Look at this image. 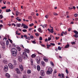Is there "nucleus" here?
Masks as SVG:
<instances>
[{
	"instance_id": "47",
	"label": "nucleus",
	"mask_w": 78,
	"mask_h": 78,
	"mask_svg": "<svg viewBox=\"0 0 78 78\" xmlns=\"http://www.w3.org/2000/svg\"><path fill=\"white\" fill-rule=\"evenodd\" d=\"M31 63L32 66H33V60L31 61Z\"/></svg>"
},
{
	"instance_id": "52",
	"label": "nucleus",
	"mask_w": 78,
	"mask_h": 78,
	"mask_svg": "<svg viewBox=\"0 0 78 78\" xmlns=\"http://www.w3.org/2000/svg\"><path fill=\"white\" fill-rule=\"evenodd\" d=\"M23 37H25L26 38H26H27V35H23Z\"/></svg>"
},
{
	"instance_id": "12",
	"label": "nucleus",
	"mask_w": 78,
	"mask_h": 78,
	"mask_svg": "<svg viewBox=\"0 0 78 78\" xmlns=\"http://www.w3.org/2000/svg\"><path fill=\"white\" fill-rule=\"evenodd\" d=\"M37 70L38 71H40L41 68H40V66L39 65H37Z\"/></svg>"
},
{
	"instance_id": "27",
	"label": "nucleus",
	"mask_w": 78,
	"mask_h": 78,
	"mask_svg": "<svg viewBox=\"0 0 78 78\" xmlns=\"http://www.w3.org/2000/svg\"><path fill=\"white\" fill-rule=\"evenodd\" d=\"M38 31L39 32H40V33H42V30H41V28L38 29Z\"/></svg>"
},
{
	"instance_id": "20",
	"label": "nucleus",
	"mask_w": 78,
	"mask_h": 78,
	"mask_svg": "<svg viewBox=\"0 0 78 78\" xmlns=\"http://www.w3.org/2000/svg\"><path fill=\"white\" fill-rule=\"evenodd\" d=\"M50 30V32H51V33H53L54 32L53 28H52V29H51Z\"/></svg>"
},
{
	"instance_id": "7",
	"label": "nucleus",
	"mask_w": 78,
	"mask_h": 78,
	"mask_svg": "<svg viewBox=\"0 0 78 78\" xmlns=\"http://www.w3.org/2000/svg\"><path fill=\"white\" fill-rule=\"evenodd\" d=\"M5 76L6 78H9L11 77V76H10V75L9 73H6L5 74Z\"/></svg>"
},
{
	"instance_id": "37",
	"label": "nucleus",
	"mask_w": 78,
	"mask_h": 78,
	"mask_svg": "<svg viewBox=\"0 0 78 78\" xmlns=\"http://www.w3.org/2000/svg\"><path fill=\"white\" fill-rule=\"evenodd\" d=\"M26 39H28V40H30V37H27V38H26Z\"/></svg>"
},
{
	"instance_id": "1",
	"label": "nucleus",
	"mask_w": 78,
	"mask_h": 78,
	"mask_svg": "<svg viewBox=\"0 0 78 78\" xmlns=\"http://www.w3.org/2000/svg\"><path fill=\"white\" fill-rule=\"evenodd\" d=\"M12 54L13 56H16L17 54V50L15 48H12L11 50Z\"/></svg>"
},
{
	"instance_id": "17",
	"label": "nucleus",
	"mask_w": 78,
	"mask_h": 78,
	"mask_svg": "<svg viewBox=\"0 0 78 78\" xmlns=\"http://www.w3.org/2000/svg\"><path fill=\"white\" fill-rule=\"evenodd\" d=\"M36 54H32L31 55V56L32 58H35V57H36Z\"/></svg>"
},
{
	"instance_id": "35",
	"label": "nucleus",
	"mask_w": 78,
	"mask_h": 78,
	"mask_svg": "<svg viewBox=\"0 0 78 78\" xmlns=\"http://www.w3.org/2000/svg\"><path fill=\"white\" fill-rule=\"evenodd\" d=\"M23 32H27V30L26 29H23L22 30Z\"/></svg>"
},
{
	"instance_id": "10",
	"label": "nucleus",
	"mask_w": 78,
	"mask_h": 78,
	"mask_svg": "<svg viewBox=\"0 0 78 78\" xmlns=\"http://www.w3.org/2000/svg\"><path fill=\"white\" fill-rule=\"evenodd\" d=\"M0 43L1 45L2 46L4 47L5 45V43L3 41H0Z\"/></svg>"
},
{
	"instance_id": "33",
	"label": "nucleus",
	"mask_w": 78,
	"mask_h": 78,
	"mask_svg": "<svg viewBox=\"0 0 78 78\" xmlns=\"http://www.w3.org/2000/svg\"><path fill=\"white\" fill-rule=\"evenodd\" d=\"M50 64L52 66H54V64H53V63L52 62H50Z\"/></svg>"
},
{
	"instance_id": "21",
	"label": "nucleus",
	"mask_w": 78,
	"mask_h": 78,
	"mask_svg": "<svg viewBox=\"0 0 78 78\" xmlns=\"http://www.w3.org/2000/svg\"><path fill=\"white\" fill-rule=\"evenodd\" d=\"M20 25H21V24H20H20H17L16 26L17 27H20Z\"/></svg>"
},
{
	"instance_id": "24",
	"label": "nucleus",
	"mask_w": 78,
	"mask_h": 78,
	"mask_svg": "<svg viewBox=\"0 0 78 78\" xmlns=\"http://www.w3.org/2000/svg\"><path fill=\"white\" fill-rule=\"evenodd\" d=\"M73 32L76 34H78V32L77 31H76V30L73 31Z\"/></svg>"
},
{
	"instance_id": "4",
	"label": "nucleus",
	"mask_w": 78,
	"mask_h": 78,
	"mask_svg": "<svg viewBox=\"0 0 78 78\" xmlns=\"http://www.w3.org/2000/svg\"><path fill=\"white\" fill-rule=\"evenodd\" d=\"M4 70L5 72H7L8 70V67L7 65L5 66L4 67Z\"/></svg>"
},
{
	"instance_id": "59",
	"label": "nucleus",
	"mask_w": 78,
	"mask_h": 78,
	"mask_svg": "<svg viewBox=\"0 0 78 78\" xmlns=\"http://www.w3.org/2000/svg\"><path fill=\"white\" fill-rule=\"evenodd\" d=\"M0 17H1V19H2L3 18V16L2 15H0Z\"/></svg>"
},
{
	"instance_id": "16",
	"label": "nucleus",
	"mask_w": 78,
	"mask_h": 78,
	"mask_svg": "<svg viewBox=\"0 0 78 78\" xmlns=\"http://www.w3.org/2000/svg\"><path fill=\"white\" fill-rule=\"evenodd\" d=\"M24 51H25V52H27V53H30V51L28 49H24Z\"/></svg>"
},
{
	"instance_id": "32",
	"label": "nucleus",
	"mask_w": 78,
	"mask_h": 78,
	"mask_svg": "<svg viewBox=\"0 0 78 78\" xmlns=\"http://www.w3.org/2000/svg\"><path fill=\"white\" fill-rule=\"evenodd\" d=\"M14 77L16 78H19V76H18V75L16 74L14 75Z\"/></svg>"
},
{
	"instance_id": "19",
	"label": "nucleus",
	"mask_w": 78,
	"mask_h": 78,
	"mask_svg": "<svg viewBox=\"0 0 78 78\" xmlns=\"http://www.w3.org/2000/svg\"><path fill=\"white\" fill-rule=\"evenodd\" d=\"M6 45H9V41L7 40L6 41Z\"/></svg>"
},
{
	"instance_id": "23",
	"label": "nucleus",
	"mask_w": 78,
	"mask_h": 78,
	"mask_svg": "<svg viewBox=\"0 0 78 78\" xmlns=\"http://www.w3.org/2000/svg\"><path fill=\"white\" fill-rule=\"evenodd\" d=\"M3 62L4 63H5V64H6L8 63V62L6 60H4L3 61Z\"/></svg>"
},
{
	"instance_id": "56",
	"label": "nucleus",
	"mask_w": 78,
	"mask_h": 78,
	"mask_svg": "<svg viewBox=\"0 0 78 78\" xmlns=\"http://www.w3.org/2000/svg\"><path fill=\"white\" fill-rule=\"evenodd\" d=\"M25 24H23V23H22V26H21V27H23V26H25Z\"/></svg>"
},
{
	"instance_id": "15",
	"label": "nucleus",
	"mask_w": 78,
	"mask_h": 78,
	"mask_svg": "<svg viewBox=\"0 0 78 78\" xmlns=\"http://www.w3.org/2000/svg\"><path fill=\"white\" fill-rule=\"evenodd\" d=\"M31 72V70H28L27 71V73L28 74H30Z\"/></svg>"
},
{
	"instance_id": "62",
	"label": "nucleus",
	"mask_w": 78,
	"mask_h": 78,
	"mask_svg": "<svg viewBox=\"0 0 78 78\" xmlns=\"http://www.w3.org/2000/svg\"><path fill=\"white\" fill-rule=\"evenodd\" d=\"M23 78H27V77H26V75H24L23 76Z\"/></svg>"
},
{
	"instance_id": "53",
	"label": "nucleus",
	"mask_w": 78,
	"mask_h": 78,
	"mask_svg": "<svg viewBox=\"0 0 78 78\" xmlns=\"http://www.w3.org/2000/svg\"><path fill=\"white\" fill-rule=\"evenodd\" d=\"M51 39V38L50 37L48 38V41H50Z\"/></svg>"
},
{
	"instance_id": "3",
	"label": "nucleus",
	"mask_w": 78,
	"mask_h": 78,
	"mask_svg": "<svg viewBox=\"0 0 78 78\" xmlns=\"http://www.w3.org/2000/svg\"><path fill=\"white\" fill-rule=\"evenodd\" d=\"M53 72V69H52V68H49L48 70L46 72L47 74H51Z\"/></svg>"
},
{
	"instance_id": "8",
	"label": "nucleus",
	"mask_w": 78,
	"mask_h": 78,
	"mask_svg": "<svg viewBox=\"0 0 78 78\" xmlns=\"http://www.w3.org/2000/svg\"><path fill=\"white\" fill-rule=\"evenodd\" d=\"M41 76H44L45 75V72L43 70H41Z\"/></svg>"
},
{
	"instance_id": "41",
	"label": "nucleus",
	"mask_w": 78,
	"mask_h": 78,
	"mask_svg": "<svg viewBox=\"0 0 78 78\" xmlns=\"http://www.w3.org/2000/svg\"><path fill=\"white\" fill-rule=\"evenodd\" d=\"M50 44H51V45H52V46H55V44L51 43Z\"/></svg>"
},
{
	"instance_id": "61",
	"label": "nucleus",
	"mask_w": 78,
	"mask_h": 78,
	"mask_svg": "<svg viewBox=\"0 0 78 78\" xmlns=\"http://www.w3.org/2000/svg\"><path fill=\"white\" fill-rule=\"evenodd\" d=\"M31 18H32V16H30L28 17V19H31Z\"/></svg>"
},
{
	"instance_id": "30",
	"label": "nucleus",
	"mask_w": 78,
	"mask_h": 78,
	"mask_svg": "<svg viewBox=\"0 0 78 78\" xmlns=\"http://www.w3.org/2000/svg\"><path fill=\"white\" fill-rule=\"evenodd\" d=\"M58 50H61V49H62V48H61V47L58 46Z\"/></svg>"
},
{
	"instance_id": "34",
	"label": "nucleus",
	"mask_w": 78,
	"mask_h": 78,
	"mask_svg": "<svg viewBox=\"0 0 78 78\" xmlns=\"http://www.w3.org/2000/svg\"><path fill=\"white\" fill-rule=\"evenodd\" d=\"M74 16L75 17H78V14H75L74 15Z\"/></svg>"
},
{
	"instance_id": "63",
	"label": "nucleus",
	"mask_w": 78,
	"mask_h": 78,
	"mask_svg": "<svg viewBox=\"0 0 78 78\" xmlns=\"http://www.w3.org/2000/svg\"><path fill=\"white\" fill-rule=\"evenodd\" d=\"M71 30V28H69L68 30V31H70Z\"/></svg>"
},
{
	"instance_id": "46",
	"label": "nucleus",
	"mask_w": 78,
	"mask_h": 78,
	"mask_svg": "<svg viewBox=\"0 0 78 78\" xmlns=\"http://www.w3.org/2000/svg\"><path fill=\"white\" fill-rule=\"evenodd\" d=\"M71 44L72 45H74V44H75V41H74L73 42H72L71 43Z\"/></svg>"
},
{
	"instance_id": "54",
	"label": "nucleus",
	"mask_w": 78,
	"mask_h": 78,
	"mask_svg": "<svg viewBox=\"0 0 78 78\" xmlns=\"http://www.w3.org/2000/svg\"><path fill=\"white\" fill-rule=\"evenodd\" d=\"M63 33H64V31H62L61 34V36H63Z\"/></svg>"
},
{
	"instance_id": "58",
	"label": "nucleus",
	"mask_w": 78,
	"mask_h": 78,
	"mask_svg": "<svg viewBox=\"0 0 78 78\" xmlns=\"http://www.w3.org/2000/svg\"><path fill=\"white\" fill-rule=\"evenodd\" d=\"M63 34H65V35H66V34H67V31H66L65 32H64Z\"/></svg>"
},
{
	"instance_id": "6",
	"label": "nucleus",
	"mask_w": 78,
	"mask_h": 78,
	"mask_svg": "<svg viewBox=\"0 0 78 78\" xmlns=\"http://www.w3.org/2000/svg\"><path fill=\"white\" fill-rule=\"evenodd\" d=\"M15 71H16L17 74H20V70H19V68H16L15 69Z\"/></svg>"
},
{
	"instance_id": "49",
	"label": "nucleus",
	"mask_w": 78,
	"mask_h": 78,
	"mask_svg": "<svg viewBox=\"0 0 78 78\" xmlns=\"http://www.w3.org/2000/svg\"><path fill=\"white\" fill-rule=\"evenodd\" d=\"M44 61H45V62H47L48 61V59H44Z\"/></svg>"
},
{
	"instance_id": "42",
	"label": "nucleus",
	"mask_w": 78,
	"mask_h": 78,
	"mask_svg": "<svg viewBox=\"0 0 78 78\" xmlns=\"http://www.w3.org/2000/svg\"><path fill=\"white\" fill-rule=\"evenodd\" d=\"M54 15H55V16H58V14L57 13H56L55 12H54L53 13Z\"/></svg>"
},
{
	"instance_id": "60",
	"label": "nucleus",
	"mask_w": 78,
	"mask_h": 78,
	"mask_svg": "<svg viewBox=\"0 0 78 78\" xmlns=\"http://www.w3.org/2000/svg\"><path fill=\"white\" fill-rule=\"evenodd\" d=\"M30 37L31 38H32V39H33V38H34V37H33V35H31Z\"/></svg>"
},
{
	"instance_id": "38",
	"label": "nucleus",
	"mask_w": 78,
	"mask_h": 78,
	"mask_svg": "<svg viewBox=\"0 0 78 78\" xmlns=\"http://www.w3.org/2000/svg\"><path fill=\"white\" fill-rule=\"evenodd\" d=\"M35 34L36 36H39V34L37 33H35Z\"/></svg>"
},
{
	"instance_id": "40",
	"label": "nucleus",
	"mask_w": 78,
	"mask_h": 78,
	"mask_svg": "<svg viewBox=\"0 0 78 78\" xmlns=\"http://www.w3.org/2000/svg\"><path fill=\"white\" fill-rule=\"evenodd\" d=\"M32 42L33 44H36V41H32Z\"/></svg>"
},
{
	"instance_id": "57",
	"label": "nucleus",
	"mask_w": 78,
	"mask_h": 78,
	"mask_svg": "<svg viewBox=\"0 0 78 78\" xmlns=\"http://www.w3.org/2000/svg\"><path fill=\"white\" fill-rule=\"evenodd\" d=\"M55 39L56 40H58V39H59V37H56Z\"/></svg>"
},
{
	"instance_id": "29",
	"label": "nucleus",
	"mask_w": 78,
	"mask_h": 78,
	"mask_svg": "<svg viewBox=\"0 0 78 78\" xmlns=\"http://www.w3.org/2000/svg\"><path fill=\"white\" fill-rule=\"evenodd\" d=\"M8 40H9V41H10V42L11 44H12V40H11L9 38L8 39Z\"/></svg>"
},
{
	"instance_id": "64",
	"label": "nucleus",
	"mask_w": 78,
	"mask_h": 78,
	"mask_svg": "<svg viewBox=\"0 0 78 78\" xmlns=\"http://www.w3.org/2000/svg\"><path fill=\"white\" fill-rule=\"evenodd\" d=\"M78 20V18H76L75 19V20L76 21H77Z\"/></svg>"
},
{
	"instance_id": "31",
	"label": "nucleus",
	"mask_w": 78,
	"mask_h": 78,
	"mask_svg": "<svg viewBox=\"0 0 78 78\" xmlns=\"http://www.w3.org/2000/svg\"><path fill=\"white\" fill-rule=\"evenodd\" d=\"M70 45H69V44H67L66 46L65 47V48H68V47H69Z\"/></svg>"
},
{
	"instance_id": "2",
	"label": "nucleus",
	"mask_w": 78,
	"mask_h": 78,
	"mask_svg": "<svg viewBox=\"0 0 78 78\" xmlns=\"http://www.w3.org/2000/svg\"><path fill=\"white\" fill-rule=\"evenodd\" d=\"M22 56V57H24V59H27V58H28V55H27V52H23Z\"/></svg>"
},
{
	"instance_id": "45",
	"label": "nucleus",
	"mask_w": 78,
	"mask_h": 78,
	"mask_svg": "<svg viewBox=\"0 0 78 78\" xmlns=\"http://www.w3.org/2000/svg\"><path fill=\"white\" fill-rule=\"evenodd\" d=\"M19 12L18 11V10L16 11V14H19Z\"/></svg>"
},
{
	"instance_id": "5",
	"label": "nucleus",
	"mask_w": 78,
	"mask_h": 78,
	"mask_svg": "<svg viewBox=\"0 0 78 78\" xmlns=\"http://www.w3.org/2000/svg\"><path fill=\"white\" fill-rule=\"evenodd\" d=\"M9 67L11 69H12L14 68V66H13V65L11 63H9Z\"/></svg>"
},
{
	"instance_id": "48",
	"label": "nucleus",
	"mask_w": 78,
	"mask_h": 78,
	"mask_svg": "<svg viewBox=\"0 0 78 78\" xmlns=\"http://www.w3.org/2000/svg\"><path fill=\"white\" fill-rule=\"evenodd\" d=\"M45 17L46 18V19H48V15H47L45 16Z\"/></svg>"
},
{
	"instance_id": "9",
	"label": "nucleus",
	"mask_w": 78,
	"mask_h": 78,
	"mask_svg": "<svg viewBox=\"0 0 78 78\" xmlns=\"http://www.w3.org/2000/svg\"><path fill=\"white\" fill-rule=\"evenodd\" d=\"M20 71H23V66L22 65H20Z\"/></svg>"
},
{
	"instance_id": "14",
	"label": "nucleus",
	"mask_w": 78,
	"mask_h": 78,
	"mask_svg": "<svg viewBox=\"0 0 78 78\" xmlns=\"http://www.w3.org/2000/svg\"><path fill=\"white\" fill-rule=\"evenodd\" d=\"M23 28L25 29H27V28H28V26L25 25L24 26H23Z\"/></svg>"
},
{
	"instance_id": "51",
	"label": "nucleus",
	"mask_w": 78,
	"mask_h": 78,
	"mask_svg": "<svg viewBox=\"0 0 78 78\" xmlns=\"http://www.w3.org/2000/svg\"><path fill=\"white\" fill-rule=\"evenodd\" d=\"M61 75H62V78H64V74L62 73Z\"/></svg>"
},
{
	"instance_id": "55",
	"label": "nucleus",
	"mask_w": 78,
	"mask_h": 78,
	"mask_svg": "<svg viewBox=\"0 0 78 78\" xmlns=\"http://www.w3.org/2000/svg\"><path fill=\"white\" fill-rule=\"evenodd\" d=\"M31 16H33V15H34V12L31 13Z\"/></svg>"
},
{
	"instance_id": "39",
	"label": "nucleus",
	"mask_w": 78,
	"mask_h": 78,
	"mask_svg": "<svg viewBox=\"0 0 78 78\" xmlns=\"http://www.w3.org/2000/svg\"><path fill=\"white\" fill-rule=\"evenodd\" d=\"M16 19L18 22H20L21 21V20L20 19H17V18H16Z\"/></svg>"
},
{
	"instance_id": "25",
	"label": "nucleus",
	"mask_w": 78,
	"mask_h": 78,
	"mask_svg": "<svg viewBox=\"0 0 78 78\" xmlns=\"http://www.w3.org/2000/svg\"><path fill=\"white\" fill-rule=\"evenodd\" d=\"M6 12H10V11H11V9H6Z\"/></svg>"
},
{
	"instance_id": "18",
	"label": "nucleus",
	"mask_w": 78,
	"mask_h": 78,
	"mask_svg": "<svg viewBox=\"0 0 78 78\" xmlns=\"http://www.w3.org/2000/svg\"><path fill=\"white\" fill-rule=\"evenodd\" d=\"M41 64L43 66H45V62L44 61H42L41 62Z\"/></svg>"
},
{
	"instance_id": "43",
	"label": "nucleus",
	"mask_w": 78,
	"mask_h": 78,
	"mask_svg": "<svg viewBox=\"0 0 78 78\" xmlns=\"http://www.w3.org/2000/svg\"><path fill=\"white\" fill-rule=\"evenodd\" d=\"M66 72L67 74H68L69 73V71H68V70H67V69H66Z\"/></svg>"
},
{
	"instance_id": "36",
	"label": "nucleus",
	"mask_w": 78,
	"mask_h": 78,
	"mask_svg": "<svg viewBox=\"0 0 78 78\" xmlns=\"http://www.w3.org/2000/svg\"><path fill=\"white\" fill-rule=\"evenodd\" d=\"M33 25H34V24L33 23L29 24V26L30 27H32V26H33Z\"/></svg>"
},
{
	"instance_id": "22",
	"label": "nucleus",
	"mask_w": 78,
	"mask_h": 78,
	"mask_svg": "<svg viewBox=\"0 0 78 78\" xmlns=\"http://www.w3.org/2000/svg\"><path fill=\"white\" fill-rule=\"evenodd\" d=\"M47 48H50V47H51V44H49V45H48V44H47Z\"/></svg>"
},
{
	"instance_id": "13",
	"label": "nucleus",
	"mask_w": 78,
	"mask_h": 78,
	"mask_svg": "<svg viewBox=\"0 0 78 78\" xmlns=\"http://www.w3.org/2000/svg\"><path fill=\"white\" fill-rule=\"evenodd\" d=\"M22 58L20 57H19L18 61H19L20 62H21V61H22Z\"/></svg>"
},
{
	"instance_id": "44",
	"label": "nucleus",
	"mask_w": 78,
	"mask_h": 78,
	"mask_svg": "<svg viewBox=\"0 0 78 78\" xmlns=\"http://www.w3.org/2000/svg\"><path fill=\"white\" fill-rule=\"evenodd\" d=\"M39 40L40 41H42V37H40Z\"/></svg>"
},
{
	"instance_id": "11",
	"label": "nucleus",
	"mask_w": 78,
	"mask_h": 78,
	"mask_svg": "<svg viewBox=\"0 0 78 78\" xmlns=\"http://www.w3.org/2000/svg\"><path fill=\"white\" fill-rule=\"evenodd\" d=\"M36 60L38 64H39V63H40V58H36Z\"/></svg>"
},
{
	"instance_id": "50",
	"label": "nucleus",
	"mask_w": 78,
	"mask_h": 78,
	"mask_svg": "<svg viewBox=\"0 0 78 78\" xmlns=\"http://www.w3.org/2000/svg\"><path fill=\"white\" fill-rule=\"evenodd\" d=\"M6 6H4V7H2V9H5L6 8Z\"/></svg>"
},
{
	"instance_id": "26",
	"label": "nucleus",
	"mask_w": 78,
	"mask_h": 78,
	"mask_svg": "<svg viewBox=\"0 0 78 78\" xmlns=\"http://www.w3.org/2000/svg\"><path fill=\"white\" fill-rule=\"evenodd\" d=\"M74 37H76V38H78V35L77 34H75L73 35Z\"/></svg>"
},
{
	"instance_id": "28",
	"label": "nucleus",
	"mask_w": 78,
	"mask_h": 78,
	"mask_svg": "<svg viewBox=\"0 0 78 78\" xmlns=\"http://www.w3.org/2000/svg\"><path fill=\"white\" fill-rule=\"evenodd\" d=\"M17 49H18V51H20V50H21V48H20V47L18 46L17 47Z\"/></svg>"
}]
</instances>
